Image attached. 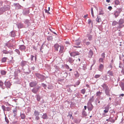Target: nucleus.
<instances>
[{
    "instance_id": "9b49d317",
    "label": "nucleus",
    "mask_w": 124,
    "mask_h": 124,
    "mask_svg": "<svg viewBox=\"0 0 124 124\" xmlns=\"http://www.w3.org/2000/svg\"><path fill=\"white\" fill-rule=\"evenodd\" d=\"M20 116L21 118L23 119H24L26 117L25 114L23 112H21Z\"/></svg>"
},
{
    "instance_id": "2f4dec72",
    "label": "nucleus",
    "mask_w": 124,
    "mask_h": 124,
    "mask_svg": "<svg viewBox=\"0 0 124 124\" xmlns=\"http://www.w3.org/2000/svg\"><path fill=\"white\" fill-rule=\"evenodd\" d=\"M0 73L2 75H5L6 74L7 72L5 70H1L0 71Z\"/></svg>"
},
{
    "instance_id": "3c124183",
    "label": "nucleus",
    "mask_w": 124,
    "mask_h": 124,
    "mask_svg": "<svg viewBox=\"0 0 124 124\" xmlns=\"http://www.w3.org/2000/svg\"><path fill=\"white\" fill-rule=\"evenodd\" d=\"M96 21L99 23L101 21V19L100 18H99L98 16L97 17L96 19Z\"/></svg>"
},
{
    "instance_id": "412c9836",
    "label": "nucleus",
    "mask_w": 124,
    "mask_h": 124,
    "mask_svg": "<svg viewBox=\"0 0 124 124\" xmlns=\"http://www.w3.org/2000/svg\"><path fill=\"white\" fill-rule=\"evenodd\" d=\"M86 39H84L83 40V42L84 44H85L87 46H88L90 44V42L89 41H86Z\"/></svg>"
},
{
    "instance_id": "6e6552de",
    "label": "nucleus",
    "mask_w": 124,
    "mask_h": 124,
    "mask_svg": "<svg viewBox=\"0 0 124 124\" xmlns=\"http://www.w3.org/2000/svg\"><path fill=\"white\" fill-rule=\"evenodd\" d=\"M6 87L7 88H10L11 84L9 81H5L4 83Z\"/></svg>"
},
{
    "instance_id": "423d86ee",
    "label": "nucleus",
    "mask_w": 124,
    "mask_h": 124,
    "mask_svg": "<svg viewBox=\"0 0 124 124\" xmlns=\"http://www.w3.org/2000/svg\"><path fill=\"white\" fill-rule=\"evenodd\" d=\"M40 88V87L39 86H37L32 89V91L34 93H36Z\"/></svg>"
},
{
    "instance_id": "09e8293b",
    "label": "nucleus",
    "mask_w": 124,
    "mask_h": 124,
    "mask_svg": "<svg viewBox=\"0 0 124 124\" xmlns=\"http://www.w3.org/2000/svg\"><path fill=\"white\" fill-rule=\"evenodd\" d=\"M86 90L85 89H82L81 91V93L83 94H84L85 93Z\"/></svg>"
},
{
    "instance_id": "4be33fe9",
    "label": "nucleus",
    "mask_w": 124,
    "mask_h": 124,
    "mask_svg": "<svg viewBox=\"0 0 124 124\" xmlns=\"http://www.w3.org/2000/svg\"><path fill=\"white\" fill-rule=\"evenodd\" d=\"M105 91L106 95L108 96H110V95L109 92V89L107 90H105Z\"/></svg>"
},
{
    "instance_id": "4468645a",
    "label": "nucleus",
    "mask_w": 124,
    "mask_h": 124,
    "mask_svg": "<svg viewBox=\"0 0 124 124\" xmlns=\"http://www.w3.org/2000/svg\"><path fill=\"white\" fill-rule=\"evenodd\" d=\"M60 46L57 43L55 44L54 46L55 50L57 51H58V49L59 48Z\"/></svg>"
},
{
    "instance_id": "0e129e2a",
    "label": "nucleus",
    "mask_w": 124,
    "mask_h": 124,
    "mask_svg": "<svg viewBox=\"0 0 124 124\" xmlns=\"http://www.w3.org/2000/svg\"><path fill=\"white\" fill-rule=\"evenodd\" d=\"M80 81L79 80H78L77 82H76V85H79V84H80Z\"/></svg>"
},
{
    "instance_id": "2eb2a0df",
    "label": "nucleus",
    "mask_w": 124,
    "mask_h": 124,
    "mask_svg": "<svg viewBox=\"0 0 124 124\" xmlns=\"http://www.w3.org/2000/svg\"><path fill=\"white\" fill-rule=\"evenodd\" d=\"M14 5L16 6V9H19L21 8V6L19 3H14Z\"/></svg>"
},
{
    "instance_id": "20e7f679",
    "label": "nucleus",
    "mask_w": 124,
    "mask_h": 124,
    "mask_svg": "<svg viewBox=\"0 0 124 124\" xmlns=\"http://www.w3.org/2000/svg\"><path fill=\"white\" fill-rule=\"evenodd\" d=\"M92 29L90 30L89 31V32H88V33H89V34H87V37L89 41H91L92 40L93 35L89 34L91 33L92 32Z\"/></svg>"
},
{
    "instance_id": "c9c22d12",
    "label": "nucleus",
    "mask_w": 124,
    "mask_h": 124,
    "mask_svg": "<svg viewBox=\"0 0 124 124\" xmlns=\"http://www.w3.org/2000/svg\"><path fill=\"white\" fill-rule=\"evenodd\" d=\"M42 117L43 119H46L47 118V116L46 114V113L44 114L42 116Z\"/></svg>"
},
{
    "instance_id": "f8f14e48",
    "label": "nucleus",
    "mask_w": 124,
    "mask_h": 124,
    "mask_svg": "<svg viewBox=\"0 0 124 124\" xmlns=\"http://www.w3.org/2000/svg\"><path fill=\"white\" fill-rule=\"evenodd\" d=\"M28 63V62L27 61H22L21 62V66L22 67H23L27 65V63Z\"/></svg>"
},
{
    "instance_id": "37998d69",
    "label": "nucleus",
    "mask_w": 124,
    "mask_h": 124,
    "mask_svg": "<svg viewBox=\"0 0 124 124\" xmlns=\"http://www.w3.org/2000/svg\"><path fill=\"white\" fill-rule=\"evenodd\" d=\"M117 24H118V22H117L116 21H114L113 22L112 25L113 26H115Z\"/></svg>"
},
{
    "instance_id": "4c0bfd02",
    "label": "nucleus",
    "mask_w": 124,
    "mask_h": 124,
    "mask_svg": "<svg viewBox=\"0 0 124 124\" xmlns=\"http://www.w3.org/2000/svg\"><path fill=\"white\" fill-rule=\"evenodd\" d=\"M124 22V21L123 19H120L119 20L118 23V24H122Z\"/></svg>"
},
{
    "instance_id": "774afa93",
    "label": "nucleus",
    "mask_w": 124,
    "mask_h": 124,
    "mask_svg": "<svg viewBox=\"0 0 124 124\" xmlns=\"http://www.w3.org/2000/svg\"><path fill=\"white\" fill-rule=\"evenodd\" d=\"M42 85L44 87V88H45L46 87V85L44 84V83H42Z\"/></svg>"
},
{
    "instance_id": "052dcab7",
    "label": "nucleus",
    "mask_w": 124,
    "mask_h": 124,
    "mask_svg": "<svg viewBox=\"0 0 124 124\" xmlns=\"http://www.w3.org/2000/svg\"><path fill=\"white\" fill-rule=\"evenodd\" d=\"M101 76V75H96L94 77L96 78H99Z\"/></svg>"
},
{
    "instance_id": "c03bdc74",
    "label": "nucleus",
    "mask_w": 124,
    "mask_h": 124,
    "mask_svg": "<svg viewBox=\"0 0 124 124\" xmlns=\"http://www.w3.org/2000/svg\"><path fill=\"white\" fill-rule=\"evenodd\" d=\"M80 42L79 40H77L75 43V44L77 45H79L80 44Z\"/></svg>"
},
{
    "instance_id": "6e6d98bb",
    "label": "nucleus",
    "mask_w": 124,
    "mask_h": 124,
    "mask_svg": "<svg viewBox=\"0 0 124 124\" xmlns=\"http://www.w3.org/2000/svg\"><path fill=\"white\" fill-rule=\"evenodd\" d=\"M40 98L41 97L39 95H38L37 96V99L38 101H39L40 100Z\"/></svg>"
},
{
    "instance_id": "cd10ccee",
    "label": "nucleus",
    "mask_w": 124,
    "mask_h": 124,
    "mask_svg": "<svg viewBox=\"0 0 124 124\" xmlns=\"http://www.w3.org/2000/svg\"><path fill=\"white\" fill-rule=\"evenodd\" d=\"M10 35L12 37H14L16 35L15 32L13 31H12L10 33Z\"/></svg>"
},
{
    "instance_id": "f3484780",
    "label": "nucleus",
    "mask_w": 124,
    "mask_h": 124,
    "mask_svg": "<svg viewBox=\"0 0 124 124\" xmlns=\"http://www.w3.org/2000/svg\"><path fill=\"white\" fill-rule=\"evenodd\" d=\"M109 106L108 105H107L106 107H105L104 108L105 110L104 111V113H107L108 112L109 109Z\"/></svg>"
},
{
    "instance_id": "a18cd8bd",
    "label": "nucleus",
    "mask_w": 124,
    "mask_h": 124,
    "mask_svg": "<svg viewBox=\"0 0 124 124\" xmlns=\"http://www.w3.org/2000/svg\"><path fill=\"white\" fill-rule=\"evenodd\" d=\"M104 14V12L103 11V10L101 9H100V11H99V15H103Z\"/></svg>"
},
{
    "instance_id": "680f3d73",
    "label": "nucleus",
    "mask_w": 124,
    "mask_h": 124,
    "mask_svg": "<svg viewBox=\"0 0 124 124\" xmlns=\"http://www.w3.org/2000/svg\"><path fill=\"white\" fill-rule=\"evenodd\" d=\"M15 51L18 54H20V52L18 49H16L15 50Z\"/></svg>"
},
{
    "instance_id": "6ab92c4d",
    "label": "nucleus",
    "mask_w": 124,
    "mask_h": 124,
    "mask_svg": "<svg viewBox=\"0 0 124 124\" xmlns=\"http://www.w3.org/2000/svg\"><path fill=\"white\" fill-rule=\"evenodd\" d=\"M26 48L25 46L23 45L19 46V49L20 50L22 51L24 50Z\"/></svg>"
},
{
    "instance_id": "a878e982",
    "label": "nucleus",
    "mask_w": 124,
    "mask_h": 124,
    "mask_svg": "<svg viewBox=\"0 0 124 124\" xmlns=\"http://www.w3.org/2000/svg\"><path fill=\"white\" fill-rule=\"evenodd\" d=\"M34 57L35 58V62H36V60H37V58H36V55H35V56L34 57V55H31V61H33V58Z\"/></svg>"
},
{
    "instance_id": "9d476101",
    "label": "nucleus",
    "mask_w": 124,
    "mask_h": 124,
    "mask_svg": "<svg viewBox=\"0 0 124 124\" xmlns=\"http://www.w3.org/2000/svg\"><path fill=\"white\" fill-rule=\"evenodd\" d=\"M37 81L32 82L30 83V85L31 87H33L35 86L37 84Z\"/></svg>"
},
{
    "instance_id": "13d9d810",
    "label": "nucleus",
    "mask_w": 124,
    "mask_h": 124,
    "mask_svg": "<svg viewBox=\"0 0 124 124\" xmlns=\"http://www.w3.org/2000/svg\"><path fill=\"white\" fill-rule=\"evenodd\" d=\"M53 39V37L51 36L47 38V39L48 40H52Z\"/></svg>"
},
{
    "instance_id": "69168bd1",
    "label": "nucleus",
    "mask_w": 124,
    "mask_h": 124,
    "mask_svg": "<svg viewBox=\"0 0 124 124\" xmlns=\"http://www.w3.org/2000/svg\"><path fill=\"white\" fill-rule=\"evenodd\" d=\"M65 67L67 69H69L70 68L69 66L67 64H66L65 65Z\"/></svg>"
},
{
    "instance_id": "dca6fc26",
    "label": "nucleus",
    "mask_w": 124,
    "mask_h": 124,
    "mask_svg": "<svg viewBox=\"0 0 124 124\" xmlns=\"http://www.w3.org/2000/svg\"><path fill=\"white\" fill-rule=\"evenodd\" d=\"M101 86L103 87V89L105 90H107L109 89L108 86L107 85L105 84H104L102 85Z\"/></svg>"
},
{
    "instance_id": "de8ad7c7",
    "label": "nucleus",
    "mask_w": 124,
    "mask_h": 124,
    "mask_svg": "<svg viewBox=\"0 0 124 124\" xmlns=\"http://www.w3.org/2000/svg\"><path fill=\"white\" fill-rule=\"evenodd\" d=\"M3 54H8L10 53V52L9 51H7L6 50H4L3 51Z\"/></svg>"
},
{
    "instance_id": "7c9ffc66",
    "label": "nucleus",
    "mask_w": 124,
    "mask_h": 124,
    "mask_svg": "<svg viewBox=\"0 0 124 124\" xmlns=\"http://www.w3.org/2000/svg\"><path fill=\"white\" fill-rule=\"evenodd\" d=\"M107 74H108V75L109 76H113V73L110 70L108 71Z\"/></svg>"
},
{
    "instance_id": "c756f323",
    "label": "nucleus",
    "mask_w": 124,
    "mask_h": 124,
    "mask_svg": "<svg viewBox=\"0 0 124 124\" xmlns=\"http://www.w3.org/2000/svg\"><path fill=\"white\" fill-rule=\"evenodd\" d=\"M113 117H110L109 118V121L111 122L112 123H114L115 121V120H114L113 119H112V118Z\"/></svg>"
},
{
    "instance_id": "7ed1b4c3",
    "label": "nucleus",
    "mask_w": 124,
    "mask_h": 124,
    "mask_svg": "<svg viewBox=\"0 0 124 124\" xmlns=\"http://www.w3.org/2000/svg\"><path fill=\"white\" fill-rule=\"evenodd\" d=\"M39 112L35 110L34 112V115L35 117V119L37 120H38L40 119L39 117Z\"/></svg>"
},
{
    "instance_id": "603ef678",
    "label": "nucleus",
    "mask_w": 124,
    "mask_h": 124,
    "mask_svg": "<svg viewBox=\"0 0 124 124\" xmlns=\"http://www.w3.org/2000/svg\"><path fill=\"white\" fill-rule=\"evenodd\" d=\"M11 108L9 107H7L6 108V111H9L11 110Z\"/></svg>"
},
{
    "instance_id": "72a5a7b5",
    "label": "nucleus",
    "mask_w": 124,
    "mask_h": 124,
    "mask_svg": "<svg viewBox=\"0 0 124 124\" xmlns=\"http://www.w3.org/2000/svg\"><path fill=\"white\" fill-rule=\"evenodd\" d=\"M1 108L2 109H3V112L4 114H5V111H6V108L5 106L4 105H2L1 106Z\"/></svg>"
},
{
    "instance_id": "bb28decb",
    "label": "nucleus",
    "mask_w": 124,
    "mask_h": 124,
    "mask_svg": "<svg viewBox=\"0 0 124 124\" xmlns=\"http://www.w3.org/2000/svg\"><path fill=\"white\" fill-rule=\"evenodd\" d=\"M0 87L3 89L5 88L4 86H3V83L1 81H0Z\"/></svg>"
},
{
    "instance_id": "79ce46f5",
    "label": "nucleus",
    "mask_w": 124,
    "mask_h": 124,
    "mask_svg": "<svg viewBox=\"0 0 124 124\" xmlns=\"http://www.w3.org/2000/svg\"><path fill=\"white\" fill-rule=\"evenodd\" d=\"M4 115H5V121L7 123V124H8L9 123V121L8 119L7 118V117H6V115L5 114H4Z\"/></svg>"
},
{
    "instance_id": "c85d7f7f",
    "label": "nucleus",
    "mask_w": 124,
    "mask_h": 124,
    "mask_svg": "<svg viewBox=\"0 0 124 124\" xmlns=\"http://www.w3.org/2000/svg\"><path fill=\"white\" fill-rule=\"evenodd\" d=\"M5 11L3 7L1 8L0 9V13L1 14H2Z\"/></svg>"
},
{
    "instance_id": "ea45409f",
    "label": "nucleus",
    "mask_w": 124,
    "mask_h": 124,
    "mask_svg": "<svg viewBox=\"0 0 124 124\" xmlns=\"http://www.w3.org/2000/svg\"><path fill=\"white\" fill-rule=\"evenodd\" d=\"M102 92H100V91L97 92L96 93V96H100L101 95Z\"/></svg>"
},
{
    "instance_id": "b1692460",
    "label": "nucleus",
    "mask_w": 124,
    "mask_h": 124,
    "mask_svg": "<svg viewBox=\"0 0 124 124\" xmlns=\"http://www.w3.org/2000/svg\"><path fill=\"white\" fill-rule=\"evenodd\" d=\"M19 29L23 27V23H19L17 25Z\"/></svg>"
},
{
    "instance_id": "393cba45",
    "label": "nucleus",
    "mask_w": 124,
    "mask_h": 124,
    "mask_svg": "<svg viewBox=\"0 0 124 124\" xmlns=\"http://www.w3.org/2000/svg\"><path fill=\"white\" fill-rule=\"evenodd\" d=\"M68 60L69 62L71 63H72L74 61L72 58L70 57L68 58Z\"/></svg>"
},
{
    "instance_id": "0eeeda50",
    "label": "nucleus",
    "mask_w": 124,
    "mask_h": 124,
    "mask_svg": "<svg viewBox=\"0 0 124 124\" xmlns=\"http://www.w3.org/2000/svg\"><path fill=\"white\" fill-rule=\"evenodd\" d=\"M70 54L71 56L73 57H75L76 55H78L79 54V53L77 51L72 52L70 53Z\"/></svg>"
},
{
    "instance_id": "e2e57ef3",
    "label": "nucleus",
    "mask_w": 124,
    "mask_h": 124,
    "mask_svg": "<svg viewBox=\"0 0 124 124\" xmlns=\"http://www.w3.org/2000/svg\"><path fill=\"white\" fill-rule=\"evenodd\" d=\"M64 76H63V77L65 78L66 77H67L68 76V74L66 72H65L64 73Z\"/></svg>"
},
{
    "instance_id": "a211bd4d",
    "label": "nucleus",
    "mask_w": 124,
    "mask_h": 124,
    "mask_svg": "<svg viewBox=\"0 0 124 124\" xmlns=\"http://www.w3.org/2000/svg\"><path fill=\"white\" fill-rule=\"evenodd\" d=\"M5 46H6L8 48L12 47L13 46V44L10 43L9 42H8L5 44Z\"/></svg>"
},
{
    "instance_id": "ddd939ff",
    "label": "nucleus",
    "mask_w": 124,
    "mask_h": 124,
    "mask_svg": "<svg viewBox=\"0 0 124 124\" xmlns=\"http://www.w3.org/2000/svg\"><path fill=\"white\" fill-rule=\"evenodd\" d=\"M24 23L27 26V27H28L29 25L31 24L29 20L28 19H26L24 21Z\"/></svg>"
},
{
    "instance_id": "f704fd0d",
    "label": "nucleus",
    "mask_w": 124,
    "mask_h": 124,
    "mask_svg": "<svg viewBox=\"0 0 124 124\" xmlns=\"http://www.w3.org/2000/svg\"><path fill=\"white\" fill-rule=\"evenodd\" d=\"M7 59V57H4L1 60V62H5L6 61V60Z\"/></svg>"
},
{
    "instance_id": "4d7b16f0",
    "label": "nucleus",
    "mask_w": 124,
    "mask_h": 124,
    "mask_svg": "<svg viewBox=\"0 0 124 124\" xmlns=\"http://www.w3.org/2000/svg\"><path fill=\"white\" fill-rule=\"evenodd\" d=\"M91 14L92 15V16L93 17H94V15L93 14V8H91Z\"/></svg>"
},
{
    "instance_id": "1a4fd4ad",
    "label": "nucleus",
    "mask_w": 124,
    "mask_h": 124,
    "mask_svg": "<svg viewBox=\"0 0 124 124\" xmlns=\"http://www.w3.org/2000/svg\"><path fill=\"white\" fill-rule=\"evenodd\" d=\"M64 51L65 50L64 46H60L59 53L60 54H62L63 53Z\"/></svg>"
},
{
    "instance_id": "8fccbe9b",
    "label": "nucleus",
    "mask_w": 124,
    "mask_h": 124,
    "mask_svg": "<svg viewBox=\"0 0 124 124\" xmlns=\"http://www.w3.org/2000/svg\"><path fill=\"white\" fill-rule=\"evenodd\" d=\"M13 112L14 114L13 116L14 117H15L16 115V109H15L13 110Z\"/></svg>"
},
{
    "instance_id": "f257e3e1",
    "label": "nucleus",
    "mask_w": 124,
    "mask_h": 124,
    "mask_svg": "<svg viewBox=\"0 0 124 124\" xmlns=\"http://www.w3.org/2000/svg\"><path fill=\"white\" fill-rule=\"evenodd\" d=\"M122 11V10L121 8L117 9L116 10L114 11V14L116 18L119 15Z\"/></svg>"
},
{
    "instance_id": "aec40b11",
    "label": "nucleus",
    "mask_w": 124,
    "mask_h": 124,
    "mask_svg": "<svg viewBox=\"0 0 124 124\" xmlns=\"http://www.w3.org/2000/svg\"><path fill=\"white\" fill-rule=\"evenodd\" d=\"M104 67V65L103 64H101L99 66V70L101 71H102Z\"/></svg>"
},
{
    "instance_id": "58836bf2",
    "label": "nucleus",
    "mask_w": 124,
    "mask_h": 124,
    "mask_svg": "<svg viewBox=\"0 0 124 124\" xmlns=\"http://www.w3.org/2000/svg\"><path fill=\"white\" fill-rule=\"evenodd\" d=\"M5 11L9 10V6H5L3 7Z\"/></svg>"
},
{
    "instance_id": "bf43d9fd",
    "label": "nucleus",
    "mask_w": 124,
    "mask_h": 124,
    "mask_svg": "<svg viewBox=\"0 0 124 124\" xmlns=\"http://www.w3.org/2000/svg\"><path fill=\"white\" fill-rule=\"evenodd\" d=\"M101 56L102 57V58H103L104 59L105 57V54L104 53H103L101 55Z\"/></svg>"
},
{
    "instance_id": "f03ea898",
    "label": "nucleus",
    "mask_w": 124,
    "mask_h": 124,
    "mask_svg": "<svg viewBox=\"0 0 124 124\" xmlns=\"http://www.w3.org/2000/svg\"><path fill=\"white\" fill-rule=\"evenodd\" d=\"M35 75L37 77L40 79V81L41 82L43 81L45 77L43 75L37 73H35Z\"/></svg>"
},
{
    "instance_id": "338daca9",
    "label": "nucleus",
    "mask_w": 124,
    "mask_h": 124,
    "mask_svg": "<svg viewBox=\"0 0 124 124\" xmlns=\"http://www.w3.org/2000/svg\"><path fill=\"white\" fill-rule=\"evenodd\" d=\"M83 65H84L83 66V68L84 69H85L86 68V65L84 64H83Z\"/></svg>"
},
{
    "instance_id": "49530a36",
    "label": "nucleus",
    "mask_w": 124,
    "mask_h": 124,
    "mask_svg": "<svg viewBox=\"0 0 124 124\" xmlns=\"http://www.w3.org/2000/svg\"><path fill=\"white\" fill-rule=\"evenodd\" d=\"M104 59L102 58H100L99 59V62H100L103 63L104 62Z\"/></svg>"
},
{
    "instance_id": "473e14b6",
    "label": "nucleus",
    "mask_w": 124,
    "mask_h": 124,
    "mask_svg": "<svg viewBox=\"0 0 124 124\" xmlns=\"http://www.w3.org/2000/svg\"><path fill=\"white\" fill-rule=\"evenodd\" d=\"M72 113L71 112H69V114L68 116H69L70 118H72V119H73V117L72 116Z\"/></svg>"
},
{
    "instance_id": "e433bc0d",
    "label": "nucleus",
    "mask_w": 124,
    "mask_h": 124,
    "mask_svg": "<svg viewBox=\"0 0 124 124\" xmlns=\"http://www.w3.org/2000/svg\"><path fill=\"white\" fill-rule=\"evenodd\" d=\"M93 97L94 96H93L91 98L88 103L91 102V103L92 102H93L94 100Z\"/></svg>"
},
{
    "instance_id": "5701e85b",
    "label": "nucleus",
    "mask_w": 124,
    "mask_h": 124,
    "mask_svg": "<svg viewBox=\"0 0 124 124\" xmlns=\"http://www.w3.org/2000/svg\"><path fill=\"white\" fill-rule=\"evenodd\" d=\"M93 54V51L91 50H90L88 56L90 58L92 57Z\"/></svg>"
},
{
    "instance_id": "864d4df0",
    "label": "nucleus",
    "mask_w": 124,
    "mask_h": 124,
    "mask_svg": "<svg viewBox=\"0 0 124 124\" xmlns=\"http://www.w3.org/2000/svg\"><path fill=\"white\" fill-rule=\"evenodd\" d=\"M115 4L116 5H118L119 3V2L118 0H116L115 1Z\"/></svg>"
},
{
    "instance_id": "a19ab883",
    "label": "nucleus",
    "mask_w": 124,
    "mask_h": 124,
    "mask_svg": "<svg viewBox=\"0 0 124 124\" xmlns=\"http://www.w3.org/2000/svg\"><path fill=\"white\" fill-rule=\"evenodd\" d=\"M29 13L26 10H24L23 11V14L24 15H27Z\"/></svg>"
},
{
    "instance_id": "39448f33",
    "label": "nucleus",
    "mask_w": 124,
    "mask_h": 124,
    "mask_svg": "<svg viewBox=\"0 0 124 124\" xmlns=\"http://www.w3.org/2000/svg\"><path fill=\"white\" fill-rule=\"evenodd\" d=\"M88 105L87 108L88 110L90 111H91L93 108V105L92 104V103H91V102L88 103Z\"/></svg>"
},
{
    "instance_id": "5fc2aeb1",
    "label": "nucleus",
    "mask_w": 124,
    "mask_h": 124,
    "mask_svg": "<svg viewBox=\"0 0 124 124\" xmlns=\"http://www.w3.org/2000/svg\"><path fill=\"white\" fill-rule=\"evenodd\" d=\"M91 23H92V26H93V25H93V23L92 22V21H91V20L90 19H89L88 20V23L89 24H90Z\"/></svg>"
}]
</instances>
